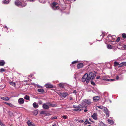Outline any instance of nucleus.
Here are the masks:
<instances>
[{"mask_svg":"<svg viewBox=\"0 0 126 126\" xmlns=\"http://www.w3.org/2000/svg\"><path fill=\"white\" fill-rule=\"evenodd\" d=\"M93 73L92 72H90L88 74L87 73L85 74L82 78V81L83 82H85L86 81V83H88L90 80L91 79V77Z\"/></svg>","mask_w":126,"mask_h":126,"instance_id":"obj_1","label":"nucleus"},{"mask_svg":"<svg viewBox=\"0 0 126 126\" xmlns=\"http://www.w3.org/2000/svg\"><path fill=\"white\" fill-rule=\"evenodd\" d=\"M15 4L18 7H24L27 5L26 2L23 0H18L15 2Z\"/></svg>","mask_w":126,"mask_h":126,"instance_id":"obj_2","label":"nucleus"},{"mask_svg":"<svg viewBox=\"0 0 126 126\" xmlns=\"http://www.w3.org/2000/svg\"><path fill=\"white\" fill-rule=\"evenodd\" d=\"M115 35L112 36L110 35H109L107 37V39H109V42H112V41L115 39Z\"/></svg>","mask_w":126,"mask_h":126,"instance_id":"obj_3","label":"nucleus"},{"mask_svg":"<svg viewBox=\"0 0 126 126\" xmlns=\"http://www.w3.org/2000/svg\"><path fill=\"white\" fill-rule=\"evenodd\" d=\"M83 101L85 104H86L88 105H90L91 103V100L90 99H86L83 100Z\"/></svg>","mask_w":126,"mask_h":126,"instance_id":"obj_4","label":"nucleus"},{"mask_svg":"<svg viewBox=\"0 0 126 126\" xmlns=\"http://www.w3.org/2000/svg\"><path fill=\"white\" fill-rule=\"evenodd\" d=\"M68 93L66 92L63 93H60L59 94L62 97L65 98L68 95Z\"/></svg>","mask_w":126,"mask_h":126,"instance_id":"obj_5","label":"nucleus"},{"mask_svg":"<svg viewBox=\"0 0 126 126\" xmlns=\"http://www.w3.org/2000/svg\"><path fill=\"white\" fill-rule=\"evenodd\" d=\"M79 108L81 109V110H83L84 109L86 108L87 106H86L85 104H80L79 105Z\"/></svg>","mask_w":126,"mask_h":126,"instance_id":"obj_6","label":"nucleus"},{"mask_svg":"<svg viewBox=\"0 0 126 126\" xmlns=\"http://www.w3.org/2000/svg\"><path fill=\"white\" fill-rule=\"evenodd\" d=\"M103 110L104 111L106 114L107 117H109V113L108 110L105 107Z\"/></svg>","mask_w":126,"mask_h":126,"instance_id":"obj_7","label":"nucleus"},{"mask_svg":"<svg viewBox=\"0 0 126 126\" xmlns=\"http://www.w3.org/2000/svg\"><path fill=\"white\" fill-rule=\"evenodd\" d=\"M18 102L20 104H22L24 103V100L23 98H21L18 99Z\"/></svg>","mask_w":126,"mask_h":126,"instance_id":"obj_8","label":"nucleus"},{"mask_svg":"<svg viewBox=\"0 0 126 126\" xmlns=\"http://www.w3.org/2000/svg\"><path fill=\"white\" fill-rule=\"evenodd\" d=\"M91 116L95 120H97V114L96 113H94Z\"/></svg>","mask_w":126,"mask_h":126,"instance_id":"obj_9","label":"nucleus"},{"mask_svg":"<svg viewBox=\"0 0 126 126\" xmlns=\"http://www.w3.org/2000/svg\"><path fill=\"white\" fill-rule=\"evenodd\" d=\"M43 107L44 109H48L49 108V103L47 104H44L43 105Z\"/></svg>","mask_w":126,"mask_h":126,"instance_id":"obj_10","label":"nucleus"},{"mask_svg":"<svg viewBox=\"0 0 126 126\" xmlns=\"http://www.w3.org/2000/svg\"><path fill=\"white\" fill-rule=\"evenodd\" d=\"M45 86L47 88H52L53 87V86L49 83H48L46 84Z\"/></svg>","mask_w":126,"mask_h":126,"instance_id":"obj_11","label":"nucleus"},{"mask_svg":"<svg viewBox=\"0 0 126 126\" xmlns=\"http://www.w3.org/2000/svg\"><path fill=\"white\" fill-rule=\"evenodd\" d=\"M27 124L28 126H36L33 123L31 122L29 120L28 121Z\"/></svg>","mask_w":126,"mask_h":126,"instance_id":"obj_12","label":"nucleus"},{"mask_svg":"<svg viewBox=\"0 0 126 126\" xmlns=\"http://www.w3.org/2000/svg\"><path fill=\"white\" fill-rule=\"evenodd\" d=\"M99 98L100 97L99 96H95L93 97V99L94 101L96 102L99 100Z\"/></svg>","mask_w":126,"mask_h":126,"instance_id":"obj_13","label":"nucleus"},{"mask_svg":"<svg viewBox=\"0 0 126 126\" xmlns=\"http://www.w3.org/2000/svg\"><path fill=\"white\" fill-rule=\"evenodd\" d=\"M96 73L97 72L96 71H95L94 72L93 75L91 76V80H93L94 78L96 76Z\"/></svg>","mask_w":126,"mask_h":126,"instance_id":"obj_14","label":"nucleus"},{"mask_svg":"<svg viewBox=\"0 0 126 126\" xmlns=\"http://www.w3.org/2000/svg\"><path fill=\"white\" fill-rule=\"evenodd\" d=\"M33 106L35 108H37L38 107V104L36 102H34L33 103Z\"/></svg>","mask_w":126,"mask_h":126,"instance_id":"obj_15","label":"nucleus"},{"mask_svg":"<svg viewBox=\"0 0 126 126\" xmlns=\"http://www.w3.org/2000/svg\"><path fill=\"white\" fill-rule=\"evenodd\" d=\"M10 0H4L2 1V2L4 4H8L10 2Z\"/></svg>","mask_w":126,"mask_h":126,"instance_id":"obj_16","label":"nucleus"},{"mask_svg":"<svg viewBox=\"0 0 126 126\" xmlns=\"http://www.w3.org/2000/svg\"><path fill=\"white\" fill-rule=\"evenodd\" d=\"M83 66V64L82 63H79L77 65V67L79 69L82 68Z\"/></svg>","mask_w":126,"mask_h":126,"instance_id":"obj_17","label":"nucleus"},{"mask_svg":"<svg viewBox=\"0 0 126 126\" xmlns=\"http://www.w3.org/2000/svg\"><path fill=\"white\" fill-rule=\"evenodd\" d=\"M1 98L3 100L6 101L8 100L9 99V98L7 97H2Z\"/></svg>","mask_w":126,"mask_h":126,"instance_id":"obj_18","label":"nucleus"},{"mask_svg":"<svg viewBox=\"0 0 126 126\" xmlns=\"http://www.w3.org/2000/svg\"><path fill=\"white\" fill-rule=\"evenodd\" d=\"M5 62L3 60L0 61V65L3 66L5 64Z\"/></svg>","mask_w":126,"mask_h":126,"instance_id":"obj_19","label":"nucleus"},{"mask_svg":"<svg viewBox=\"0 0 126 126\" xmlns=\"http://www.w3.org/2000/svg\"><path fill=\"white\" fill-rule=\"evenodd\" d=\"M5 103L8 105L9 106H10L11 107H13L14 106V105L12 104H11V103H8L6 102H5Z\"/></svg>","mask_w":126,"mask_h":126,"instance_id":"obj_20","label":"nucleus"},{"mask_svg":"<svg viewBox=\"0 0 126 126\" xmlns=\"http://www.w3.org/2000/svg\"><path fill=\"white\" fill-rule=\"evenodd\" d=\"M73 110L74 111H81V109H80V108H79L74 109Z\"/></svg>","mask_w":126,"mask_h":126,"instance_id":"obj_21","label":"nucleus"},{"mask_svg":"<svg viewBox=\"0 0 126 126\" xmlns=\"http://www.w3.org/2000/svg\"><path fill=\"white\" fill-rule=\"evenodd\" d=\"M108 122L110 124H113L114 122L113 120H110V119H108Z\"/></svg>","mask_w":126,"mask_h":126,"instance_id":"obj_22","label":"nucleus"},{"mask_svg":"<svg viewBox=\"0 0 126 126\" xmlns=\"http://www.w3.org/2000/svg\"><path fill=\"white\" fill-rule=\"evenodd\" d=\"M99 126H106V125L102 122H101L100 123Z\"/></svg>","mask_w":126,"mask_h":126,"instance_id":"obj_23","label":"nucleus"},{"mask_svg":"<svg viewBox=\"0 0 126 126\" xmlns=\"http://www.w3.org/2000/svg\"><path fill=\"white\" fill-rule=\"evenodd\" d=\"M107 48L109 49H112V47L111 45H107Z\"/></svg>","mask_w":126,"mask_h":126,"instance_id":"obj_24","label":"nucleus"},{"mask_svg":"<svg viewBox=\"0 0 126 126\" xmlns=\"http://www.w3.org/2000/svg\"><path fill=\"white\" fill-rule=\"evenodd\" d=\"M59 86L61 88H63L64 87V85L63 83H60L59 84Z\"/></svg>","mask_w":126,"mask_h":126,"instance_id":"obj_25","label":"nucleus"},{"mask_svg":"<svg viewBox=\"0 0 126 126\" xmlns=\"http://www.w3.org/2000/svg\"><path fill=\"white\" fill-rule=\"evenodd\" d=\"M49 103V107L51 106V107H55L56 106V105L55 104H51L50 103Z\"/></svg>","mask_w":126,"mask_h":126,"instance_id":"obj_26","label":"nucleus"},{"mask_svg":"<svg viewBox=\"0 0 126 126\" xmlns=\"http://www.w3.org/2000/svg\"><path fill=\"white\" fill-rule=\"evenodd\" d=\"M38 91L39 92L43 93L44 92V91L43 89H39L38 90Z\"/></svg>","mask_w":126,"mask_h":126,"instance_id":"obj_27","label":"nucleus"},{"mask_svg":"<svg viewBox=\"0 0 126 126\" xmlns=\"http://www.w3.org/2000/svg\"><path fill=\"white\" fill-rule=\"evenodd\" d=\"M24 98L26 100H29L30 97L26 95L25 97Z\"/></svg>","mask_w":126,"mask_h":126,"instance_id":"obj_28","label":"nucleus"},{"mask_svg":"<svg viewBox=\"0 0 126 126\" xmlns=\"http://www.w3.org/2000/svg\"><path fill=\"white\" fill-rule=\"evenodd\" d=\"M52 8L53 10H55L56 9H59V7L56 5L54 6H52Z\"/></svg>","mask_w":126,"mask_h":126,"instance_id":"obj_29","label":"nucleus"},{"mask_svg":"<svg viewBox=\"0 0 126 126\" xmlns=\"http://www.w3.org/2000/svg\"><path fill=\"white\" fill-rule=\"evenodd\" d=\"M58 3L56 2H53L52 3V6H56L57 5Z\"/></svg>","mask_w":126,"mask_h":126,"instance_id":"obj_30","label":"nucleus"},{"mask_svg":"<svg viewBox=\"0 0 126 126\" xmlns=\"http://www.w3.org/2000/svg\"><path fill=\"white\" fill-rule=\"evenodd\" d=\"M99 108L101 109H104L105 107H104L103 106H97Z\"/></svg>","mask_w":126,"mask_h":126,"instance_id":"obj_31","label":"nucleus"},{"mask_svg":"<svg viewBox=\"0 0 126 126\" xmlns=\"http://www.w3.org/2000/svg\"><path fill=\"white\" fill-rule=\"evenodd\" d=\"M122 36L124 38H126V34L125 33H123L122 34Z\"/></svg>","mask_w":126,"mask_h":126,"instance_id":"obj_32","label":"nucleus"},{"mask_svg":"<svg viewBox=\"0 0 126 126\" xmlns=\"http://www.w3.org/2000/svg\"><path fill=\"white\" fill-rule=\"evenodd\" d=\"M10 84L14 86H16V84L15 83L13 82H10Z\"/></svg>","mask_w":126,"mask_h":126,"instance_id":"obj_33","label":"nucleus"},{"mask_svg":"<svg viewBox=\"0 0 126 126\" xmlns=\"http://www.w3.org/2000/svg\"><path fill=\"white\" fill-rule=\"evenodd\" d=\"M119 64V63L116 62H114V66H115L118 65Z\"/></svg>","mask_w":126,"mask_h":126,"instance_id":"obj_34","label":"nucleus"},{"mask_svg":"<svg viewBox=\"0 0 126 126\" xmlns=\"http://www.w3.org/2000/svg\"><path fill=\"white\" fill-rule=\"evenodd\" d=\"M40 2L42 3H45V0H39Z\"/></svg>","mask_w":126,"mask_h":126,"instance_id":"obj_35","label":"nucleus"},{"mask_svg":"<svg viewBox=\"0 0 126 126\" xmlns=\"http://www.w3.org/2000/svg\"><path fill=\"white\" fill-rule=\"evenodd\" d=\"M78 122L80 123H82L84 122V121L82 120H78Z\"/></svg>","mask_w":126,"mask_h":126,"instance_id":"obj_36","label":"nucleus"},{"mask_svg":"<svg viewBox=\"0 0 126 126\" xmlns=\"http://www.w3.org/2000/svg\"><path fill=\"white\" fill-rule=\"evenodd\" d=\"M122 63V65H123V66H126V62H123Z\"/></svg>","mask_w":126,"mask_h":126,"instance_id":"obj_37","label":"nucleus"},{"mask_svg":"<svg viewBox=\"0 0 126 126\" xmlns=\"http://www.w3.org/2000/svg\"><path fill=\"white\" fill-rule=\"evenodd\" d=\"M62 118L64 119H65L67 118V116L66 115H64L63 116Z\"/></svg>","mask_w":126,"mask_h":126,"instance_id":"obj_38","label":"nucleus"},{"mask_svg":"<svg viewBox=\"0 0 126 126\" xmlns=\"http://www.w3.org/2000/svg\"><path fill=\"white\" fill-rule=\"evenodd\" d=\"M38 111L37 110H35L34 111V114L35 115H37L38 114Z\"/></svg>","mask_w":126,"mask_h":126,"instance_id":"obj_39","label":"nucleus"},{"mask_svg":"<svg viewBox=\"0 0 126 126\" xmlns=\"http://www.w3.org/2000/svg\"><path fill=\"white\" fill-rule=\"evenodd\" d=\"M73 108H76V109L77 108H79V105L78 106L74 105L73 106Z\"/></svg>","mask_w":126,"mask_h":126,"instance_id":"obj_40","label":"nucleus"},{"mask_svg":"<svg viewBox=\"0 0 126 126\" xmlns=\"http://www.w3.org/2000/svg\"><path fill=\"white\" fill-rule=\"evenodd\" d=\"M0 71L1 72H2L5 71V69L4 68H2L0 69Z\"/></svg>","mask_w":126,"mask_h":126,"instance_id":"obj_41","label":"nucleus"},{"mask_svg":"<svg viewBox=\"0 0 126 126\" xmlns=\"http://www.w3.org/2000/svg\"><path fill=\"white\" fill-rule=\"evenodd\" d=\"M88 120H86L85 122H84V125H86L87 124H88Z\"/></svg>","mask_w":126,"mask_h":126,"instance_id":"obj_42","label":"nucleus"},{"mask_svg":"<svg viewBox=\"0 0 126 126\" xmlns=\"http://www.w3.org/2000/svg\"><path fill=\"white\" fill-rule=\"evenodd\" d=\"M38 103L39 104L41 105L43 103V102L41 101L40 100L38 101Z\"/></svg>","mask_w":126,"mask_h":126,"instance_id":"obj_43","label":"nucleus"},{"mask_svg":"<svg viewBox=\"0 0 126 126\" xmlns=\"http://www.w3.org/2000/svg\"><path fill=\"white\" fill-rule=\"evenodd\" d=\"M77 61H74L72 62V63L70 65L71 66V65L72 64H74L75 63H77Z\"/></svg>","mask_w":126,"mask_h":126,"instance_id":"obj_44","label":"nucleus"},{"mask_svg":"<svg viewBox=\"0 0 126 126\" xmlns=\"http://www.w3.org/2000/svg\"><path fill=\"white\" fill-rule=\"evenodd\" d=\"M120 39V37H119L116 40V41L117 42H118L119 41Z\"/></svg>","mask_w":126,"mask_h":126,"instance_id":"obj_45","label":"nucleus"},{"mask_svg":"<svg viewBox=\"0 0 126 126\" xmlns=\"http://www.w3.org/2000/svg\"><path fill=\"white\" fill-rule=\"evenodd\" d=\"M103 80H106V81H109V79H106V78H103Z\"/></svg>","mask_w":126,"mask_h":126,"instance_id":"obj_46","label":"nucleus"},{"mask_svg":"<svg viewBox=\"0 0 126 126\" xmlns=\"http://www.w3.org/2000/svg\"><path fill=\"white\" fill-rule=\"evenodd\" d=\"M122 66H123V65H122V63H120L119 65V67H121Z\"/></svg>","mask_w":126,"mask_h":126,"instance_id":"obj_47","label":"nucleus"},{"mask_svg":"<svg viewBox=\"0 0 126 126\" xmlns=\"http://www.w3.org/2000/svg\"><path fill=\"white\" fill-rule=\"evenodd\" d=\"M57 118V117L56 116L54 117L51 118L52 119H56Z\"/></svg>","mask_w":126,"mask_h":126,"instance_id":"obj_48","label":"nucleus"},{"mask_svg":"<svg viewBox=\"0 0 126 126\" xmlns=\"http://www.w3.org/2000/svg\"><path fill=\"white\" fill-rule=\"evenodd\" d=\"M91 84H92L93 85H95V83L93 81H91Z\"/></svg>","mask_w":126,"mask_h":126,"instance_id":"obj_49","label":"nucleus"},{"mask_svg":"<svg viewBox=\"0 0 126 126\" xmlns=\"http://www.w3.org/2000/svg\"><path fill=\"white\" fill-rule=\"evenodd\" d=\"M0 125L2 126H4V125L0 121Z\"/></svg>","mask_w":126,"mask_h":126,"instance_id":"obj_50","label":"nucleus"},{"mask_svg":"<svg viewBox=\"0 0 126 126\" xmlns=\"http://www.w3.org/2000/svg\"><path fill=\"white\" fill-rule=\"evenodd\" d=\"M73 93L76 94L77 93V92L76 90H74L73 91Z\"/></svg>","mask_w":126,"mask_h":126,"instance_id":"obj_51","label":"nucleus"},{"mask_svg":"<svg viewBox=\"0 0 126 126\" xmlns=\"http://www.w3.org/2000/svg\"><path fill=\"white\" fill-rule=\"evenodd\" d=\"M45 113V112L44 111H42L41 112V114H44Z\"/></svg>","mask_w":126,"mask_h":126,"instance_id":"obj_52","label":"nucleus"},{"mask_svg":"<svg viewBox=\"0 0 126 126\" xmlns=\"http://www.w3.org/2000/svg\"><path fill=\"white\" fill-rule=\"evenodd\" d=\"M114 79H109V81H113L114 80Z\"/></svg>","mask_w":126,"mask_h":126,"instance_id":"obj_53","label":"nucleus"},{"mask_svg":"<svg viewBox=\"0 0 126 126\" xmlns=\"http://www.w3.org/2000/svg\"><path fill=\"white\" fill-rule=\"evenodd\" d=\"M123 47L124 48H126V45H124L123 46Z\"/></svg>","mask_w":126,"mask_h":126,"instance_id":"obj_54","label":"nucleus"},{"mask_svg":"<svg viewBox=\"0 0 126 126\" xmlns=\"http://www.w3.org/2000/svg\"><path fill=\"white\" fill-rule=\"evenodd\" d=\"M69 99L70 100H72L73 99L71 97H69Z\"/></svg>","mask_w":126,"mask_h":126,"instance_id":"obj_55","label":"nucleus"},{"mask_svg":"<svg viewBox=\"0 0 126 126\" xmlns=\"http://www.w3.org/2000/svg\"><path fill=\"white\" fill-rule=\"evenodd\" d=\"M119 78V77L118 76H117L116 77V80H118Z\"/></svg>","mask_w":126,"mask_h":126,"instance_id":"obj_56","label":"nucleus"},{"mask_svg":"<svg viewBox=\"0 0 126 126\" xmlns=\"http://www.w3.org/2000/svg\"><path fill=\"white\" fill-rule=\"evenodd\" d=\"M100 77V76H98L96 78V79H98Z\"/></svg>","mask_w":126,"mask_h":126,"instance_id":"obj_57","label":"nucleus"},{"mask_svg":"<svg viewBox=\"0 0 126 126\" xmlns=\"http://www.w3.org/2000/svg\"><path fill=\"white\" fill-rule=\"evenodd\" d=\"M88 111V110L87 109H85L84 110V111L85 112H87V111Z\"/></svg>","mask_w":126,"mask_h":126,"instance_id":"obj_58","label":"nucleus"},{"mask_svg":"<svg viewBox=\"0 0 126 126\" xmlns=\"http://www.w3.org/2000/svg\"><path fill=\"white\" fill-rule=\"evenodd\" d=\"M50 115V114L49 113H48V114H46V115H47H47Z\"/></svg>","mask_w":126,"mask_h":126,"instance_id":"obj_59","label":"nucleus"},{"mask_svg":"<svg viewBox=\"0 0 126 126\" xmlns=\"http://www.w3.org/2000/svg\"><path fill=\"white\" fill-rule=\"evenodd\" d=\"M88 124H91L89 122V121H88Z\"/></svg>","mask_w":126,"mask_h":126,"instance_id":"obj_60","label":"nucleus"},{"mask_svg":"<svg viewBox=\"0 0 126 126\" xmlns=\"http://www.w3.org/2000/svg\"><path fill=\"white\" fill-rule=\"evenodd\" d=\"M52 126H56V124H54L52 125Z\"/></svg>","mask_w":126,"mask_h":126,"instance_id":"obj_61","label":"nucleus"},{"mask_svg":"<svg viewBox=\"0 0 126 126\" xmlns=\"http://www.w3.org/2000/svg\"><path fill=\"white\" fill-rule=\"evenodd\" d=\"M5 27L6 28L8 29V28L7 27V26H5Z\"/></svg>","mask_w":126,"mask_h":126,"instance_id":"obj_62","label":"nucleus"},{"mask_svg":"<svg viewBox=\"0 0 126 126\" xmlns=\"http://www.w3.org/2000/svg\"><path fill=\"white\" fill-rule=\"evenodd\" d=\"M110 103H111V101L110 100Z\"/></svg>","mask_w":126,"mask_h":126,"instance_id":"obj_63","label":"nucleus"},{"mask_svg":"<svg viewBox=\"0 0 126 126\" xmlns=\"http://www.w3.org/2000/svg\"><path fill=\"white\" fill-rule=\"evenodd\" d=\"M88 126H91L90 125H89Z\"/></svg>","mask_w":126,"mask_h":126,"instance_id":"obj_64","label":"nucleus"}]
</instances>
